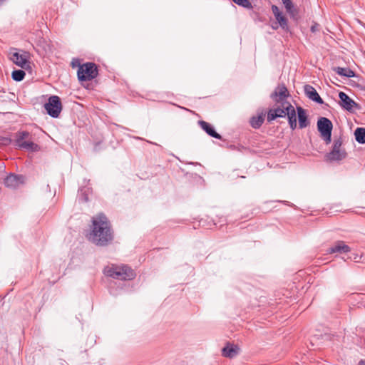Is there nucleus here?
Returning a JSON list of instances; mask_svg holds the SVG:
<instances>
[{
    "label": "nucleus",
    "mask_w": 365,
    "mask_h": 365,
    "mask_svg": "<svg viewBox=\"0 0 365 365\" xmlns=\"http://www.w3.org/2000/svg\"><path fill=\"white\" fill-rule=\"evenodd\" d=\"M297 117L299 120V128L303 129L309 125L307 115L305 110L301 106L297 107Z\"/></svg>",
    "instance_id": "nucleus-14"
},
{
    "label": "nucleus",
    "mask_w": 365,
    "mask_h": 365,
    "mask_svg": "<svg viewBox=\"0 0 365 365\" xmlns=\"http://www.w3.org/2000/svg\"><path fill=\"white\" fill-rule=\"evenodd\" d=\"M279 27V25L277 23H274L272 25V28L274 30L277 29Z\"/></svg>",
    "instance_id": "nucleus-29"
},
{
    "label": "nucleus",
    "mask_w": 365,
    "mask_h": 365,
    "mask_svg": "<svg viewBox=\"0 0 365 365\" xmlns=\"http://www.w3.org/2000/svg\"><path fill=\"white\" fill-rule=\"evenodd\" d=\"M84 200H85L86 202V201H88V197H85Z\"/></svg>",
    "instance_id": "nucleus-31"
},
{
    "label": "nucleus",
    "mask_w": 365,
    "mask_h": 365,
    "mask_svg": "<svg viewBox=\"0 0 365 365\" xmlns=\"http://www.w3.org/2000/svg\"><path fill=\"white\" fill-rule=\"evenodd\" d=\"M282 3L286 9V11L290 15H294V6L291 0H282Z\"/></svg>",
    "instance_id": "nucleus-23"
},
{
    "label": "nucleus",
    "mask_w": 365,
    "mask_h": 365,
    "mask_svg": "<svg viewBox=\"0 0 365 365\" xmlns=\"http://www.w3.org/2000/svg\"><path fill=\"white\" fill-rule=\"evenodd\" d=\"M4 1V0H0V4H1L2 1Z\"/></svg>",
    "instance_id": "nucleus-32"
},
{
    "label": "nucleus",
    "mask_w": 365,
    "mask_h": 365,
    "mask_svg": "<svg viewBox=\"0 0 365 365\" xmlns=\"http://www.w3.org/2000/svg\"><path fill=\"white\" fill-rule=\"evenodd\" d=\"M239 349L237 346L228 344L222 349V354L225 357L233 358L238 354Z\"/></svg>",
    "instance_id": "nucleus-16"
},
{
    "label": "nucleus",
    "mask_w": 365,
    "mask_h": 365,
    "mask_svg": "<svg viewBox=\"0 0 365 365\" xmlns=\"http://www.w3.org/2000/svg\"><path fill=\"white\" fill-rule=\"evenodd\" d=\"M289 96V92L284 84L279 85L271 94V98L276 101H281Z\"/></svg>",
    "instance_id": "nucleus-10"
},
{
    "label": "nucleus",
    "mask_w": 365,
    "mask_h": 365,
    "mask_svg": "<svg viewBox=\"0 0 365 365\" xmlns=\"http://www.w3.org/2000/svg\"><path fill=\"white\" fill-rule=\"evenodd\" d=\"M44 108L51 117L58 118L62 110L60 98L57 96L49 97L48 102L44 105Z\"/></svg>",
    "instance_id": "nucleus-7"
},
{
    "label": "nucleus",
    "mask_w": 365,
    "mask_h": 365,
    "mask_svg": "<svg viewBox=\"0 0 365 365\" xmlns=\"http://www.w3.org/2000/svg\"><path fill=\"white\" fill-rule=\"evenodd\" d=\"M358 365H365V360L361 359L359 361Z\"/></svg>",
    "instance_id": "nucleus-30"
},
{
    "label": "nucleus",
    "mask_w": 365,
    "mask_h": 365,
    "mask_svg": "<svg viewBox=\"0 0 365 365\" xmlns=\"http://www.w3.org/2000/svg\"><path fill=\"white\" fill-rule=\"evenodd\" d=\"M21 149L32 152L38 151L39 150V146L32 141L26 140L24 143L21 144Z\"/></svg>",
    "instance_id": "nucleus-21"
},
{
    "label": "nucleus",
    "mask_w": 365,
    "mask_h": 365,
    "mask_svg": "<svg viewBox=\"0 0 365 365\" xmlns=\"http://www.w3.org/2000/svg\"><path fill=\"white\" fill-rule=\"evenodd\" d=\"M265 114L262 112L257 116H252L250 120V125L255 128H259L264 123Z\"/></svg>",
    "instance_id": "nucleus-17"
},
{
    "label": "nucleus",
    "mask_w": 365,
    "mask_h": 365,
    "mask_svg": "<svg viewBox=\"0 0 365 365\" xmlns=\"http://www.w3.org/2000/svg\"><path fill=\"white\" fill-rule=\"evenodd\" d=\"M317 128L326 143H330L331 140V130L333 128L331 121L327 118L321 117L317 121Z\"/></svg>",
    "instance_id": "nucleus-5"
},
{
    "label": "nucleus",
    "mask_w": 365,
    "mask_h": 365,
    "mask_svg": "<svg viewBox=\"0 0 365 365\" xmlns=\"http://www.w3.org/2000/svg\"><path fill=\"white\" fill-rule=\"evenodd\" d=\"M39 43H42V47H43V51L46 53L48 50H50V46H49V44L45 41V40H42V41H39Z\"/></svg>",
    "instance_id": "nucleus-26"
},
{
    "label": "nucleus",
    "mask_w": 365,
    "mask_h": 365,
    "mask_svg": "<svg viewBox=\"0 0 365 365\" xmlns=\"http://www.w3.org/2000/svg\"><path fill=\"white\" fill-rule=\"evenodd\" d=\"M16 181V176L11 175L8 176L5 180V183L7 186H12V182Z\"/></svg>",
    "instance_id": "nucleus-25"
},
{
    "label": "nucleus",
    "mask_w": 365,
    "mask_h": 365,
    "mask_svg": "<svg viewBox=\"0 0 365 365\" xmlns=\"http://www.w3.org/2000/svg\"><path fill=\"white\" fill-rule=\"evenodd\" d=\"M25 72L23 70H14L12 72L11 77L16 81H21L25 77Z\"/></svg>",
    "instance_id": "nucleus-22"
},
{
    "label": "nucleus",
    "mask_w": 365,
    "mask_h": 365,
    "mask_svg": "<svg viewBox=\"0 0 365 365\" xmlns=\"http://www.w3.org/2000/svg\"><path fill=\"white\" fill-rule=\"evenodd\" d=\"M272 11L277 20V22L279 26L285 31H289V26H288V20L284 16L282 11H280L279 9L276 5L272 6Z\"/></svg>",
    "instance_id": "nucleus-9"
},
{
    "label": "nucleus",
    "mask_w": 365,
    "mask_h": 365,
    "mask_svg": "<svg viewBox=\"0 0 365 365\" xmlns=\"http://www.w3.org/2000/svg\"><path fill=\"white\" fill-rule=\"evenodd\" d=\"M310 29L312 33L319 31V24H318L317 23H314L313 25H312Z\"/></svg>",
    "instance_id": "nucleus-27"
},
{
    "label": "nucleus",
    "mask_w": 365,
    "mask_h": 365,
    "mask_svg": "<svg viewBox=\"0 0 365 365\" xmlns=\"http://www.w3.org/2000/svg\"><path fill=\"white\" fill-rule=\"evenodd\" d=\"M29 55L28 52L22 51V53H19L15 51L11 53L10 59L16 66L22 68H26V66H29Z\"/></svg>",
    "instance_id": "nucleus-8"
},
{
    "label": "nucleus",
    "mask_w": 365,
    "mask_h": 365,
    "mask_svg": "<svg viewBox=\"0 0 365 365\" xmlns=\"http://www.w3.org/2000/svg\"><path fill=\"white\" fill-rule=\"evenodd\" d=\"M355 139L360 144L365 143V128H357L354 132Z\"/></svg>",
    "instance_id": "nucleus-20"
},
{
    "label": "nucleus",
    "mask_w": 365,
    "mask_h": 365,
    "mask_svg": "<svg viewBox=\"0 0 365 365\" xmlns=\"http://www.w3.org/2000/svg\"><path fill=\"white\" fill-rule=\"evenodd\" d=\"M104 274L113 279L119 280H131L135 277V273L128 265L117 266L112 264L104 269Z\"/></svg>",
    "instance_id": "nucleus-3"
},
{
    "label": "nucleus",
    "mask_w": 365,
    "mask_h": 365,
    "mask_svg": "<svg viewBox=\"0 0 365 365\" xmlns=\"http://www.w3.org/2000/svg\"><path fill=\"white\" fill-rule=\"evenodd\" d=\"M236 4L246 9H252V4L248 0H232Z\"/></svg>",
    "instance_id": "nucleus-24"
},
{
    "label": "nucleus",
    "mask_w": 365,
    "mask_h": 365,
    "mask_svg": "<svg viewBox=\"0 0 365 365\" xmlns=\"http://www.w3.org/2000/svg\"><path fill=\"white\" fill-rule=\"evenodd\" d=\"M30 135V133L28 131H19L16 133L15 137V145L19 148H21V144L26 142V139H27Z\"/></svg>",
    "instance_id": "nucleus-18"
},
{
    "label": "nucleus",
    "mask_w": 365,
    "mask_h": 365,
    "mask_svg": "<svg viewBox=\"0 0 365 365\" xmlns=\"http://www.w3.org/2000/svg\"><path fill=\"white\" fill-rule=\"evenodd\" d=\"M198 123L200 125L201 128L203 130H205L206 133L210 136L215 138L216 139L222 138L221 135L215 130L213 126H212L210 123L204 120H200Z\"/></svg>",
    "instance_id": "nucleus-15"
},
{
    "label": "nucleus",
    "mask_w": 365,
    "mask_h": 365,
    "mask_svg": "<svg viewBox=\"0 0 365 365\" xmlns=\"http://www.w3.org/2000/svg\"><path fill=\"white\" fill-rule=\"evenodd\" d=\"M88 240L97 246H106L113 240V232L110 223L103 213L92 217V226L88 236Z\"/></svg>",
    "instance_id": "nucleus-1"
},
{
    "label": "nucleus",
    "mask_w": 365,
    "mask_h": 365,
    "mask_svg": "<svg viewBox=\"0 0 365 365\" xmlns=\"http://www.w3.org/2000/svg\"><path fill=\"white\" fill-rule=\"evenodd\" d=\"M78 78L80 81H91L98 75V70L94 63H86L79 66Z\"/></svg>",
    "instance_id": "nucleus-4"
},
{
    "label": "nucleus",
    "mask_w": 365,
    "mask_h": 365,
    "mask_svg": "<svg viewBox=\"0 0 365 365\" xmlns=\"http://www.w3.org/2000/svg\"><path fill=\"white\" fill-rule=\"evenodd\" d=\"M334 71L341 76L351 78L355 76V73L349 68L336 67Z\"/></svg>",
    "instance_id": "nucleus-19"
},
{
    "label": "nucleus",
    "mask_w": 365,
    "mask_h": 365,
    "mask_svg": "<svg viewBox=\"0 0 365 365\" xmlns=\"http://www.w3.org/2000/svg\"><path fill=\"white\" fill-rule=\"evenodd\" d=\"M304 91L306 94V96L312 101L318 103L319 104L324 103V101L322 98L319 96L318 93L317 92L316 89L310 86V85H305L304 86Z\"/></svg>",
    "instance_id": "nucleus-11"
},
{
    "label": "nucleus",
    "mask_w": 365,
    "mask_h": 365,
    "mask_svg": "<svg viewBox=\"0 0 365 365\" xmlns=\"http://www.w3.org/2000/svg\"><path fill=\"white\" fill-rule=\"evenodd\" d=\"M351 251V248L344 244L343 241H338L327 250L328 253H347Z\"/></svg>",
    "instance_id": "nucleus-13"
},
{
    "label": "nucleus",
    "mask_w": 365,
    "mask_h": 365,
    "mask_svg": "<svg viewBox=\"0 0 365 365\" xmlns=\"http://www.w3.org/2000/svg\"><path fill=\"white\" fill-rule=\"evenodd\" d=\"M361 256H359L358 255L353 254L352 256L350 257V259L354 260L355 262H359V259H361Z\"/></svg>",
    "instance_id": "nucleus-28"
},
{
    "label": "nucleus",
    "mask_w": 365,
    "mask_h": 365,
    "mask_svg": "<svg viewBox=\"0 0 365 365\" xmlns=\"http://www.w3.org/2000/svg\"><path fill=\"white\" fill-rule=\"evenodd\" d=\"M282 108L277 107L271 108L267 112V120L268 122H272L277 118H284L287 116L288 123L290 128L294 130L297 127V115L294 107L289 103H282Z\"/></svg>",
    "instance_id": "nucleus-2"
},
{
    "label": "nucleus",
    "mask_w": 365,
    "mask_h": 365,
    "mask_svg": "<svg viewBox=\"0 0 365 365\" xmlns=\"http://www.w3.org/2000/svg\"><path fill=\"white\" fill-rule=\"evenodd\" d=\"M339 98L340 99V106L346 110H351L354 106H357V104L344 92H339Z\"/></svg>",
    "instance_id": "nucleus-12"
},
{
    "label": "nucleus",
    "mask_w": 365,
    "mask_h": 365,
    "mask_svg": "<svg viewBox=\"0 0 365 365\" xmlns=\"http://www.w3.org/2000/svg\"><path fill=\"white\" fill-rule=\"evenodd\" d=\"M342 140L341 138L334 139L331 150L327 154L326 157L328 160L339 161L344 159L346 156V153L344 148H341Z\"/></svg>",
    "instance_id": "nucleus-6"
}]
</instances>
